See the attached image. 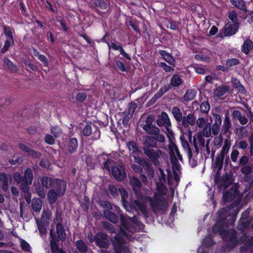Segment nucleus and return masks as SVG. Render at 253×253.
Masks as SVG:
<instances>
[{
    "instance_id": "1",
    "label": "nucleus",
    "mask_w": 253,
    "mask_h": 253,
    "mask_svg": "<svg viewBox=\"0 0 253 253\" xmlns=\"http://www.w3.org/2000/svg\"><path fill=\"white\" fill-rule=\"evenodd\" d=\"M239 211L233 209L232 205L222 208L217 212L216 223L212 227L214 233H219L220 236L229 246L233 248L238 244H242L246 239V234H242L239 239L237 236V232L232 229L225 230L229 225H233L236 221Z\"/></svg>"
},
{
    "instance_id": "2",
    "label": "nucleus",
    "mask_w": 253,
    "mask_h": 253,
    "mask_svg": "<svg viewBox=\"0 0 253 253\" xmlns=\"http://www.w3.org/2000/svg\"><path fill=\"white\" fill-rule=\"evenodd\" d=\"M56 235L52 229L50 231V244L52 253H65L62 250L60 249L58 244L59 240L64 241L66 240V236L65 229L62 224L56 225Z\"/></svg>"
},
{
    "instance_id": "3",
    "label": "nucleus",
    "mask_w": 253,
    "mask_h": 253,
    "mask_svg": "<svg viewBox=\"0 0 253 253\" xmlns=\"http://www.w3.org/2000/svg\"><path fill=\"white\" fill-rule=\"evenodd\" d=\"M120 229L119 233L116 234L112 240L114 249L116 253H127L129 251L128 249L126 246V241L122 238V236L130 239L131 236L129 233L126 232L122 227H120Z\"/></svg>"
},
{
    "instance_id": "4",
    "label": "nucleus",
    "mask_w": 253,
    "mask_h": 253,
    "mask_svg": "<svg viewBox=\"0 0 253 253\" xmlns=\"http://www.w3.org/2000/svg\"><path fill=\"white\" fill-rule=\"evenodd\" d=\"M33 173L32 169H27L24 172V175L22 177L19 172H15L13 179L18 184L21 183L20 188L25 193L29 192V185L32 184L33 179Z\"/></svg>"
},
{
    "instance_id": "5",
    "label": "nucleus",
    "mask_w": 253,
    "mask_h": 253,
    "mask_svg": "<svg viewBox=\"0 0 253 253\" xmlns=\"http://www.w3.org/2000/svg\"><path fill=\"white\" fill-rule=\"evenodd\" d=\"M124 208L128 212H131L132 210L141 211L145 218L148 217V213L147 211L146 202L143 198L137 199L128 203L126 201L122 202Z\"/></svg>"
},
{
    "instance_id": "6",
    "label": "nucleus",
    "mask_w": 253,
    "mask_h": 253,
    "mask_svg": "<svg viewBox=\"0 0 253 253\" xmlns=\"http://www.w3.org/2000/svg\"><path fill=\"white\" fill-rule=\"evenodd\" d=\"M142 150L144 155L148 158L149 161L157 167L160 166V160L161 158L164 157L166 155L164 151L157 147H142Z\"/></svg>"
},
{
    "instance_id": "7",
    "label": "nucleus",
    "mask_w": 253,
    "mask_h": 253,
    "mask_svg": "<svg viewBox=\"0 0 253 253\" xmlns=\"http://www.w3.org/2000/svg\"><path fill=\"white\" fill-rule=\"evenodd\" d=\"M113 161L107 160L104 164V168L108 171L111 170L113 177L118 181H122L126 175L124 167L122 165H113Z\"/></svg>"
},
{
    "instance_id": "8",
    "label": "nucleus",
    "mask_w": 253,
    "mask_h": 253,
    "mask_svg": "<svg viewBox=\"0 0 253 253\" xmlns=\"http://www.w3.org/2000/svg\"><path fill=\"white\" fill-rule=\"evenodd\" d=\"M158 131L156 133H149L151 135H145L142 138L143 147H150L151 148L157 147L158 142L164 143L166 142L165 136Z\"/></svg>"
},
{
    "instance_id": "9",
    "label": "nucleus",
    "mask_w": 253,
    "mask_h": 253,
    "mask_svg": "<svg viewBox=\"0 0 253 253\" xmlns=\"http://www.w3.org/2000/svg\"><path fill=\"white\" fill-rule=\"evenodd\" d=\"M82 134L84 136H91V139L95 141L100 138V131L98 127L89 122L86 124L82 129Z\"/></svg>"
},
{
    "instance_id": "10",
    "label": "nucleus",
    "mask_w": 253,
    "mask_h": 253,
    "mask_svg": "<svg viewBox=\"0 0 253 253\" xmlns=\"http://www.w3.org/2000/svg\"><path fill=\"white\" fill-rule=\"evenodd\" d=\"M230 147V143L228 142V140H226L224 142L221 150L215 158L214 169L217 172H219L222 168L225 156L228 153Z\"/></svg>"
},
{
    "instance_id": "11",
    "label": "nucleus",
    "mask_w": 253,
    "mask_h": 253,
    "mask_svg": "<svg viewBox=\"0 0 253 253\" xmlns=\"http://www.w3.org/2000/svg\"><path fill=\"white\" fill-rule=\"evenodd\" d=\"M169 150L170 162L172 166H173V167L175 169H178L179 163L178 161L177 158L176 157V155L180 161H182L183 160L182 156L180 154L179 149L177 146L176 145L175 143L169 144Z\"/></svg>"
},
{
    "instance_id": "12",
    "label": "nucleus",
    "mask_w": 253,
    "mask_h": 253,
    "mask_svg": "<svg viewBox=\"0 0 253 253\" xmlns=\"http://www.w3.org/2000/svg\"><path fill=\"white\" fill-rule=\"evenodd\" d=\"M150 202V206L154 213L161 211L164 212L167 210V204L165 200L161 199L147 198Z\"/></svg>"
},
{
    "instance_id": "13",
    "label": "nucleus",
    "mask_w": 253,
    "mask_h": 253,
    "mask_svg": "<svg viewBox=\"0 0 253 253\" xmlns=\"http://www.w3.org/2000/svg\"><path fill=\"white\" fill-rule=\"evenodd\" d=\"M154 117L153 115L148 116L145 121L140 125L143 129L147 133H156L160 129L155 125L152 124L154 121Z\"/></svg>"
},
{
    "instance_id": "14",
    "label": "nucleus",
    "mask_w": 253,
    "mask_h": 253,
    "mask_svg": "<svg viewBox=\"0 0 253 253\" xmlns=\"http://www.w3.org/2000/svg\"><path fill=\"white\" fill-rule=\"evenodd\" d=\"M115 210L118 214L120 215L121 222L122 226L126 230H129L131 225L130 222L136 223L137 218L135 216L132 217L124 215L120 208L118 206H115Z\"/></svg>"
},
{
    "instance_id": "15",
    "label": "nucleus",
    "mask_w": 253,
    "mask_h": 253,
    "mask_svg": "<svg viewBox=\"0 0 253 253\" xmlns=\"http://www.w3.org/2000/svg\"><path fill=\"white\" fill-rule=\"evenodd\" d=\"M130 184L136 195L137 199L143 198L144 201L146 202V198L144 197L141 194L140 191L142 184L140 180L135 176H132L129 178Z\"/></svg>"
},
{
    "instance_id": "16",
    "label": "nucleus",
    "mask_w": 253,
    "mask_h": 253,
    "mask_svg": "<svg viewBox=\"0 0 253 253\" xmlns=\"http://www.w3.org/2000/svg\"><path fill=\"white\" fill-rule=\"evenodd\" d=\"M60 190L58 192L55 191V189H51L47 193V198L50 205H53L57 200V197H61L64 195V183H59Z\"/></svg>"
},
{
    "instance_id": "17",
    "label": "nucleus",
    "mask_w": 253,
    "mask_h": 253,
    "mask_svg": "<svg viewBox=\"0 0 253 253\" xmlns=\"http://www.w3.org/2000/svg\"><path fill=\"white\" fill-rule=\"evenodd\" d=\"M198 145L201 148V150L204 149L206 146L205 137L201 135V134H197L193 137V145L195 149V152L198 154L199 152Z\"/></svg>"
},
{
    "instance_id": "18",
    "label": "nucleus",
    "mask_w": 253,
    "mask_h": 253,
    "mask_svg": "<svg viewBox=\"0 0 253 253\" xmlns=\"http://www.w3.org/2000/svg\"><path fill=\"white\" fill-rule=\"evenodd\" d=\"M157 124L160 127H165L166 128L170 127L171 124L168 114L162 112L159 118L156 121Z\"/></svg>"
},
{
    "instance_id": "19",
    "label": "nucleus",
    "mask_w": 253,
    "mask_h": 253,
    "mask_svg": "<svg viewBox=\"0 0 253 253\" xmlns=\"http://www.w3.org/2000/svg\"><path fill=\"white\" fill-rule=\"evenodd\" d=\"M95 241L96 245L101 248H106L109 245L107 235L103 233H99L97 236L95 237Z\"/></svg>"
},
{
    "instance_id": "20",
    "label": "nucleus",
    "mask_w": 253,
    "mask_h": 253,
    "mask_svg": "<svg viewBox=\"0 0 253 253\" xmlns=\"http://www.w3.org/2000/svg\"><path fill=\"white\" fill-rule=\"evenodd\" d=\"M19 148L22 151L27 153L28 155L34 158H39L41 156L40 152H37L31 149L28 145L26 144L20 143L18 144Z\"/></svg>"
},
{
    "instance_id": "21",
    "label": "nucleus",
    "mask_w": 253,
    "mask_h": 253,
    "mask_svg": "<svg viewBox=\"0 0 253 253\" xmlns=\"http://www.w3.org/2000/svg\"><path fill=\"white\" fill-rule=\"evenodd\" d=\"M239 27V26H238L237 24L234 25L230 22H228L224 27L223 36L225 37L230 36L235 34L238 31Z\"/></svg>"
},
{
    "instance_id": "22",
    "label": "nucleus",
    "mask_w": 253,
    "mask_h": 253,
    "mask_svg": "<svg viewBox=\"0 0 253 253\" xmlns=\"http://www.w3.org/2000/svg\"><path fill=\"white\" fill-rule=\"evenodd\" d=\"M181 123L185 128L188 127L189 126H193L196 124V117L193 113H189L187 116L183 117Z\"/></svg>"
},
{
    "instance_id": "23",
    "label": "nucleus",
    "mask_w": 253,
    "mask_h": 253,
    "mask_svg": "<svg viewBox=\"0 0 253 253\" xmlns=\"http://www.w3.org/2000/svg\"><path fill=\"white\" fill-rule=\"evenodd\" d=\"M215 181H216V184L218 185V187L219 189H221L223 188L225 189L228 185H229L232 181L230 177L227 175H223L220 180L217 181L216 179V177L215 178Z\"/></svg>"
},
{
    "instance_id": "24",
    "label": "nucleus",
    "mask_w": 253,
    "mask_h": 253,
    "mask_svg": "<svg viewBox=\"0 0 253 253\" xmlns=\"http://www.w3.org/2000/svg\"><path fill=\"white\" fill-rule=\"evenodd\" d=\"M51 217V211L48 209H44L42 211L41 218L40 220H39V222L44 224L45 225H49V221L50 220Z\"/></svg>"
},
{
    "instance_id": "25",
    "label": "nucleus",
    "mask_w": 253,
    "mask_h": 253,
    "mask_svg": "<svg viewBox=\"0 0 253 253\" xmlns=\"http://www.w3.org/2000/svg\"><path fill=\"white\" fill-rule=\"evenodd\" d=\"M233 119L238 120L240 124L246 125L248 123V119L245 116H243L239 110H234L232 113Z\"/></svg>"
},
{
    "instance_id": "26",
    "label": "nucleus",
    "mask_w": 253,
    "mask_h": 253,
    "mask_svg": "<svg viewBox=\"0 0 253 253\" xmlns=\"http://www.w3.org/2000/svg\"><path fill=\"white\" fill-rule=\"evenodd\" d=\"M68 151L70 153H73L76 151L78 147L77 139L75 137L70 139L67 142Z\"/></svg>"
},
{
    "instance_id": "27",
    "label": "nucleus",
    "mask_w": 253,
    "mask_h": 253,
    "mask_svg": "<svg viewBox=\"0 0 253 253\" xmlns=\"http://www.w3.org/2000/svg\"><path fill=\"white\" fill-rule=\"evenodd\" d=\"M56 178L52 179L47 176H43L41 179V182L42 185L44 187L49 189L52 188L53 186L54 181L56 180Z\"/></svg>"
},
{
    "instance_id": "28",
    "label": "nucleus",
    "mask_w": 253,
    "mask_h": 253,
    "mask_svg": "<svg viewBox=\"0 0 253 253\" xmlns=\"http://www.w3.org/2000/svg\"><path fill=\"white\" fill-rule=\"evenodd\" d=\"M231 126L232 124L230 118L228 115L226 114L223 120V124L222 126L221 133L223 134H226L228 131H229Z\"/></svg>"
},
{
    "instance_id": "29",
    "label": "nucleus",
    "mask_w": 253,
    "mask_h": 253,
    "mask_svg": "<svg viewBox=\"0 0 253 253\" xmlns=\"http://www.w3.org/2000/svg\"><path fill=\"white\" fill-rule=\"evenodd\" d=\"M236 196V190L231 188L228 192L223 193V199L226 202H230L233 200Z\"/></svg>"
},
{
    "instance_id": "30",
    "label": "nucleus",
    "mask_w": 253,
    "mask_h": 253,
    "mask_svg": "<svg viewBox=\"0 0 253 253\" xmlns=\"http://www.w3.org/2000/svg\"><path fill=\"white\" fill-rule=\"evenodd\" d=\"M228 87L227 86L222 85L215 88L213 90V96L216 97H220L224 95L228 91Z\"/></svg>"
},
{
    "instance_id": "31",
    "label": "nucleus",
    "mask_w": 253,
    "mask_h": 253,
    "mask_svg": "<svg viewBox=\"0 0 253 253\" xmlns=\"http://www.w3.org/2000/svg\"><path fill=\"white\" fill-rule=\"evenodd\" d=\"M253 240L251 238L240 248L241 253H253Z\"/></svg>"
},
{
    "instance_id": "32",
    "label": "nucleus",
    "mask_w": 253,
    "mask_h": 253,
    "mask_svg": "<svg viewBox=\"0 0 253 253\" xmlns=\"http://www.w3.org/2000/svg\"><path fill=\"white\" fill-rule=\"evenodd\" d=\"M249 214V212L246 210L244 211L242 214V217L240 219V222L241 225H239L238 226V228L240 230H242L244 228H246L250 224V222L247 220V218L248 217Z\"/></svg>"
},
{
    "instance_id": "33",
    "label": "nucleus",
    "mask_w": 253,
    "mask_h": 253,
    "mask_svg": "<svg viewBox=\"0 0 253 253\" xmlns=\"http://www.w3.org/2000/svg\"><path fill=\"white\" fill-rule=\"evenodd\" d=\"M104 216L113 223L116 224L118 222L119 218L118 216L114 212L109 210H104L103 211Z\"/></svg>"
},
{
    "instance_id": "34",
    "label": "nucleus",
    "mask_w": 253,
    "mask_h": 253,
    "mask_svg": "<svg viewBox=\"0 0 253 253\" xmlns=\"http://www.w3.org/2000/svg\"><path fill=\"white\" fill-rule=\"evenodd\" d=\"M171 113L173 118L177 123H180L182 122L183 117L181 110L179 107L175 106L171 109Z\"/></svg>"
},
{
    "instance_id": "35",
    "label": "nucleus",
    "mask_w": 253,
    "mask_h": 253,
    "mask_svg": "<svg viewBox=\"0 0 253 253\" xmlns=\"http://www.w3.org/2000/svg\"><path fill=\"white\" fill-rule=\"evenodd\" d=\"M159 53L164 58V59L169 64L174 65L175 60L170 54L165 50H160Z\"/></svg>"
},
{
    "instance_id": "36",
    "label": "nucleus",
    "mask_w": 253,
    "mask_h": 253,
    "mask_svg": "<svg viewBox=\"0 0 253 253\" xmlns=\"http://www.w3.org/2000/svg\"><path fill=\"white\" fill-rule=\"evenodd\" d=\"M183 83L182 79L177 74H174L172 76L171 80L170 83L169 85H170V87H178L182 85Z\"/></svg>"
},
{
    "instance_id": "37",
    "label": "nucleus",
    "mask_w": 253,
    "mask_h": 253,
    "mask_svg": "<svg viewBox=\"0 0 253 253\" xmlns=\"http://www.w3.org/2000/svg\"><path fill=\"white\" fill-rule=\"evenodd\" d=\"M253 49V42L249 39L246 40L242 45V51L246 54H248L250 51Z\"/></svg>"
},
{
    "instance_id": "38",
    "label": "nucleus",
    "mask_w": 253,
    "mask_h": 253,
    "mask_svg": "<svg viewBox=\"0 0 253 253\" xmlns=\"http://www.w3.org/2000/svg\"><path fill=\"white\" fill-rule=\"evenodd\" d=\"M76 245L81 253H86L88 251H90L86 243L83 240H80L76 241Z\"/></svg>"
},
{
    "instance_id": "39",
    "label": "nucleus",
    "mask_w": 253,
    "mask_h": 253,
    "mask_svg": "<svg viewBox=\"0 0 253 253\" xmlns=\"http://www.w3.org/2000/svg\"><path fill=\"white\" fill-rule=\"evenodd\" d=\"M197 94V91L193 89L186 91L184 95L183 98L186 102L190 101L194 99Z\"/></svg>"
},
{
    "instance_id": "40",
    "label": "nucleus",
    "mask_w": 253,
    "mask_h": 253,
    "mask_svg": "<svg viewBox=\"0 0 253 253\" xmlns=\"http://www.w3.org/2000/svg\"><path fill=\"white\" fill-rule=\"evenodd\" d=\"M32 207L35 211L39 212L42 207V202L41 200L38 198L33 199L32 201Z\"/></svg>"
},
{
    "instance_id": "41",
    "label": "nucleus",
    "mask_w": 253,
    "mask_h": 253,
    "mask_svg": "<svg viewBox=\"0 0 253 253\" xmlns=\"http://www.w3.org/2000/svg\"><path fill=\"white\" fill-rule=\"evenodd\" d=\"M231 3L239 8L240 9L243 10L245 12H247L248 10L246 6V5L243 0H230Z\"/></svg>"
},
{
    "instance_id": "42",
    "label": "nucleus",
    "mask_w": 253,
    "mask_h": 253,
    "mask_svg": "<svg viewBox=\"0 0 253 253\" xmlns=\"http://www.w3.org/2000/svg\"><path fill=\"white\" fill-rule=\"evenodd\" d=\"M36 221L41 236L45 237L47 233L46 227L48 226V225H45L44 224L39 222V219L38 218H36Z\"/></svg>"
},
{
    "instance_id": "43",
    "label": "nucleus",
    "mask_w": 253,
    "mask_h": 253,
    "mask_svg": "<svg viewBox=\"0 0 253 253\" xmlns=\"http://www.w3.org/2000/svg\"><path fill=\"white\" fill-rule=\"evenodd\" d=\"M203 127V130L200 132H198V134H201V135L204 137H209L211 133V124L209 123H207Z\"/></svg>"
},
{
    "instance_id": "44",
    "label": "nucleus",
    "mask_w": 253,
    "mask_h": 253,
    "mask_svg": "<svg viewBox=\"0 0 253 253\" xmlns=\"http://www.w3.org/2000/svg\"><path fill=\"white\" fill-rule=\"evenodd\" d=\"M180 139L182 147L183 148L185 152H186L187 154L189 153L190 154V153L192 152L187 140L184 138V137L183 135H181V136L180 137Z\"/></svg>"
},
{
    "instance_id": "45",
    "label": "nucleus",
    "mask_w": 253,
    "mask_h": 253,
    "mask_svg": "<svg viewBox=\"0 0 253 253\" xmlns=\"http://www.w3.org/2000/svg\"><path fill=\"white\" fill-rule=\"evenodd\" d=\"M3 30L4 33L6 37H8L10 39L9 40L11 41L12 43H14V39L13 37V32H14V29L8 26H3Z\"/></svg>"
},
{
    "instance_id": "46",
    "label": "nucleus",
    "mask_w": 253,
    "mask_h": 253,
    "mask_svg": "<svg viewBox=\"0 0 253 253\" xmlns=\"http://www.w3.org/2000/svg\"><path fill=\"white\" fill-rule=\"evenodd\" d=\"M3 62L12 72H15L18 70V66L13 63L8 58L4 57Z\"/></svg>"
},
{
    "instance_id": "47",
    "label": "nucleus",
    "mask_w": 253,
    "mask_h": 253,
    "mask_svg": "<svg viewBox=\"0 0 253 253\" xmlns=\"http://www.w3.org/2000/svg\"><path fill=\"white\" fill-rule=\"evenodd\" d=\"M94 4L96 7L103 10H107L109 5L104 0H94Z\"/></svg>"
},
{
    "instance_id": "48",
    "label": "nucleus",
    "mask_w": 253,
    "mask_h": 253,
    "mask_svg": "<svg viewBox=\"0 0 253 253\" xmlns=\"http://www.w3.org/2000/svg\"><path fill=\"white\" fill-rule=\"evenodd\" d=\"M171 89L170 85H165L160 88L159 91L155 94L154 97L158 99Z\"/></svg>"
},
{
    "instance_id": "49",
    "label": "nucleus",
    "mask_w": 253,
    "mask_h": 253,
    "mask_svg": "<svg viewBox=\"0 0 253 253\" xmlns=\"http://www.w3.org/2000/svg\"><path fill=\"white\" fill-rule=\"evenodd\" d=\"M35 190L36 193L41 198L44 199L45 197V193L43 187L40 184H39L35 185Z\"/></svg>"
},
{
    "instance_id": "50",
    "label": "nucleus",
    "mask_w": 253,
    "mask_h": 253,
    "mask_svg": "<svg viewBox=\"0 0 253 253\" xmlns=\"http://www.w3.org/2000/svg\"><path fill=\"white\" fill-rule=\"evenodd\" d=\"M0 181L2 185V189L6 190L8 188V178L5 173H0Z\"/></svg>"
},
{
    "instance_id": "51",
    "label": "nucleus",
    "mask_w": 253,
    "mask_h": 253,
    "mask_svg": "<svg viewBox=\"0 0 253 253\" xmlns=\"http://www.w3.org/2000/svg\"><path fill=\"white\" fill-rule=\"evenodd\" d=\"M54 183H58V184L57 183H54V184L53 185V186L51 188V189H55V191L56 192H58V191L60 189L59 183H64V194L65 193V191H66V181L63 180L56 179V180L54 181Z\"/></svg>"
},
{
    "instance_id": "52",
    "label": "nucleus",
    "mask_w": 253,
    "mask_h": 253,
    "mask_svg": "<svg viewBox=\"0 0 253 253\" xmlns=\"http://www.w3.org/2000/svg\"><path fill=\"white\" fill-rule=\"evenodd\" d=\"M127 147L131 154H134L139 151L136 143L133 141H129L127 143Z\"/></svg>"
},
{
    "instance_id": "53",
    "label": "nucleus",
    "mask_w": 253,
    "mask_h": 253,
    "mask_svg": "<svg viewBox=\"0 0 253 253\" xmlns=\"http://www.w3.org/2000/svg\"><path fill=\"white\" fill-rule=\"evenodd\" d=\"M228 18L231 21L232 23H233V24H237L238 26L240 25V23L238 22L237 18V14L235 11H230L229 12Z\"/></svg>"
},
{
    "instance_id": "54",
    "label": "nucleus",
    "mask_w": 253,
    "mask_h": 253,
    "mask_svg": "<svg viewBox=\"0 0 253 253\" xmlns=\"http://www.w3.org/2000/svg\"><path fill=\"white\" fill-rule=\"evenodd\" d=\"M100 205L104 209H106V210L111 211L112 210L113 211H116L115 210V206H112L111 203L108 202L106 201H100L99 202Z\"/></svg>"
},
{
    "instance_id": "55",
    "label": "nucleus",
    "mask_w": 253,
    "mask_h": 253,
    "mask_svg": "<svg viewBox=\"0 0 253 253\" xmlns=\"http://www.w3.org/2000/svg\"><path fill=\"white\" fill-rule=\"evenodd\" d=\"M212 117L211 118V121L213 125L221 126L222 120L221 117L215 113H212Z\"/></svg>"
},
{
    "instance_id": "56",
    "label": "nucleus",
    "mask_w": 253,
    "mask_h": 253,
    "mask_svg": "<svg viewBox=\"0 0 253 253\" xmlns=\"http://www.w3.org/2000/svg\"><path fill=\"white\" fill-rule=\"evenodd\" d=\"M167 130V135L169 139V144H172L175 143V138H174V134L172 130L170 129V127H168L166 128Z\"/></svg>"
},
{
    "instance_id": "57",
    "label": "nucleus",
    "mask_w": 253,
    "mask_h": 253,
    "mask_svg": "<svg viewBox=\"0 0 253 253\" xmlns=\"http://www.w3.org/2000/svg\"><path fill=\"white\" fill-rule=\"evenodd\" d=\"M242 173L245 175H248L253 172V168L250 165L244 166L240 169Z\"/></svg>"
},
{
    "instance_id": "58",
    "label": "nucleus",
    "mask_w": 253,
    "mask_h": 253,
    "mask_svg": "<svg viewBox=\"0 0 253 253\" xmlns=\"http://www.w3.org/2000/svg\"><path fill=\"white\" fill-rule=\"evenodd\" d=\"M210 108V105L208 101H204L200 105L201 111L203 113H208Z\"/></svg>"
},
{
    "instance_id": "59",
    "label": "nucleus",
    "mask_w": 253,
    "mask_h": 253,
    "mask_svg": "<svg viewBox=\"0 0 253 253\" xmlns=\"http://www.w3.org/2000/svg\"><path fill=\"white\" fill-rule=\"evenodd\" d=\"M102 225L103 227L110 233H116V230L114 226L111 223L106 221H104L102 222Z\"/></svg>"
},
{
    "instance_id": "60",
    "label": "nucleus",
    "mask_w": 253,
    "mask_h": 253,
    "mask_svg": "<svg viewBox=\"0 0 253 253\" xmlns=\"http://www.w3.org/2000/svg\"><path fill=\"white\" fill-rule=\"evenodd\" d=\"M240 63L239 60L237 58H231L227 60L226 66L228 69H230L233 66L238 65Z\"/></svg>"
},
{
    "instance_id": "61",
    "label": "nucleus",
    "mask_w": 253,
    "mask_h": 253,
    "mask_svg": "<svg viewBox=\"0 0 253 253\" xmlns=\"http://www.w3.org/2000/svg\"><path fill=\"white\" fill-rule=\"evenodd\" d=\"M51 132L55 138L59 137L62 134L61 129L57 126H54L51 128Z\"/></svg>"
},
{
    "instance_id": "62",
    "label": "nucleus",
    "mask_w": 253,
    "mask_h": 253,
    "mask_svg": "<svg viewBox=\"0 0 253 253\" xmlns=\"http://www.w3.org/2000/svg\"><path fill=\"white\" fill-rule=\"evenodd\" d=\"M207 119L204 118H199L196 120V124L199 128H203L207 123Z\"/></svg>"
},
{
    "instance_id": "63",
    "label": "nucleus",
    "mask_w": 253,
    "mask_h": 253,
    "mask_svg": "<svg viewBox=\"0 0 253 253\" xmlns=\"http://www.w3.org/2000/svg\"><path fill=\"white\" fill-rule=\"evenodd\" d=\"M62 213L59 211L57 210L55 215V218L54 219V222L56 224H62Z\"/></svg>"
},
{
    "instance_id": "64",
    "label": "nucleus",
    "mask_w": 253,
    "mask_h": 253,
    "mask_svg": "<svg viewBox=\"0 0 253 253\" xmlns=\"http://www.w3.org/2000/svg\"><path fill=\"white\" fill-rule=\"evenodd\" d=\"M235 88L238 90V91L242 94L246 93V90L243 85L241 84L239 81L236 80L234 83Z\"/></svg>"
}]
</instances>
